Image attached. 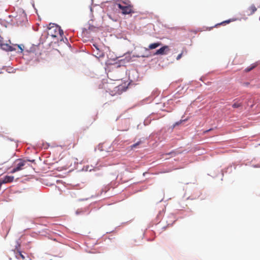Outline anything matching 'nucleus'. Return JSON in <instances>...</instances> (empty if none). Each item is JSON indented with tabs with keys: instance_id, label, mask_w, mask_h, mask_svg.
Masks as SVG:
<instances>
[{
	"instance_id": "412c9836",
	"label": "nucleus",
	"mask_w": 260,
	"mask_h": 260,
	"mask_svg": "<svg viewBox=\"0 0 260 260\" xmlns=\"http://www.w3.org/2000/svg\"><path fill=\"white\" fill-rule=\"evenodd\" d=\"M57 176H58V177H65V176H62V175H60V174H59V175H57Z\"/></svg>"
},
{
	"instance_id": "20e7f679",
	"label": "nucleus",
	"mask_w": 260,
	"mask_h": 260,
	"mask_svg": "<svg viewBox=\"0 0 260 260\" xmlns=\"http://www.w3.org/2000/svg\"><path fill=\"white\" fill-rule=\"evenodd\" d=\"M169 50L170 49L168 46H164L160 48L159 49L157 50L154 53V55L166 54L167 52H168Z\"/></svg>"
},
{
	"instance_id": "9d476101",
	"label": "nucleus",
	"mask_w": 260,
	"mask_h": 260,
	"mask_svg": "<svg viewBox=\"0 0 260 260\" xmlns=\"http://www.w3.org/2000/svg\"><path fill=\"white\" fill-rule=\"evenodd\" d=\"M41 183L46 186H51L54 183L49 181V180H41Z\"/></svg>"
},
{
	"instance_id": "a211bd4d",
	"label": "nucleus",
	"mask_w": 260,
	"mask_h": 260,
	"mask_svg": "<svg viewBox=\"0 0 260 260\" xmlns=\"http://www.w3.org/2000/svg\"><path fill=\"white\" fill-rule=\"evenodd\" d=\"M170 154H175V152L174 151H172L169 153H166V155H170Z\"/></svg>"
},
{
	"instance_id": "4468645a",
	"label": "nucleus",
	"mask_w": 260,
	"mask_h": 260,
	"mask_svg": "<svg viewBox=\"0 0 260 260\" xmlns=\"http://www.w3.org/2000/svg\"><path fill=\"white\" fill-rule=\"evenodd\" d=\"M234 20H234V19H229V20H226V21L222 22L221 23L219 24V25H221V24H224V23H229L230 22H231L232 21H233Z\"/></svg>"
},
{
	"instance_id": "f03ea898",
	"label": "nucleus",
	"mask_w": 260,
	"mask_h": 260,
	"mask_svg": "<svg viewBox=\"0 0 260 260\" xmlns=\"http://www.w3.org/2000/svg\"><path fill=\"white\" fill-rule=\"evenodd\" d=\"M27 161L23 160V159H17L15 161L14 163V167L11 170L12 173H14L15 172L20 171L23 169V167L25 166Z\"/></svg>"
},
{
	"instance_id": "1a4fd4ad",
	"label": "nucleus",
	"mask_w": 260,
	"mask_h": 260,
	"mask_svg": "<svg viewBox=\"0 0 260 260\" xmlns=\"http://www.w3.org/2000/svg\"><path fill=\"white\" fill-rule=\"evenodd\" d=\"M106 87L108 88V90H109L110 93L111 94H112V93H113V91H112L111 89L112 88L116 89V88H117L118 87L117 86H115V85H114V84H108L107 85Z\"/></svg>"
},
{
	"instance_id": "4be33fe9",
	"label": "nucleus",
	"mask_w": 260,
	"mask_h": 260,
	"mask_svg": "<svg viewBox=\"0 0 260 260\" xmlns=\"http://www.w3.org/2000/svg\"><path fill=\"white\" fill-rule=\"evenodd\" d=\"M83 33H84V34L87 33V30L86 29H85V30L83 31Z\"/></svg>"
},
{
	"instance_id": "39448f33",
	"label": "nucleus",
	"mask_w": 260,
	"mask_h": 260,
	"mask_svg": "<svg viewBox=\"0 0 260 260\" xmlns=\"http://www.w3.org/2000/svg\"><path fill=\"white\" fill-rule=\"evenodd\" d=\"M14 253H15L16 257L18 259L25 260V256L22 253V252L20 251L18 249L16 248L14 250Z\"/></svg>"
},
{
	"instance_id": "f8f14e48",
	"label": "nucleus",
	"mask_w": 260,
	"mask_h": 260,
	"mask_svg": "<svg viewBox=\"0 0 260 260\" xmlns=\"http://www.w3.org/2000/svg\"><path fill=\"white\" fill-rule=\"evenodd\" d=\"M241 106H242L241 103H239V102H235L232 105V107L234 108H239V107H240Z\"/></svg>"
},
{
	"instance_id": "0eeeda50",
	"label": "nucleus",
	"mask_w": 260,
	"mask_h": 260,
	"mask_svg": "<svg viewBox=\"0 0 260 260\" xmlns=\"http://www.w3.org/2000/svg\"><path fill=\"white\" fill-rule=\"evenodd\" d=\"M2 48L3 49L7 51H12L14 50V49L13 47L9 45L8 44H1Z\"/></svg>"
},
{
	"instance_id": "ddd939ff",
	"label": "nucleus",
	"mask_w": 260,
	"mask_h": 260,
	"mask_svg": "<svg viewBox=\"0 0 260 260\" xmlns=\"http://www.w3.org/2000/svg\"><path fill=\"white\" fill-rule=\"evenodd\" d=\"M119 3H122L123 5H131V2L128 0L121 1Z\"/></svg>"
},
{
	"instance_id": "b1692460",
	"label": "nucleus",
	"mask_w": 260,
	"mask_h": 260,
	"mask_svg": "<svg viewBox=\"0 0 260 260\" xmlns=\"http://www.w3.org/2000/svg\"><path fill=\"white\" fill-rule=\"evenodd\" d=\"M18 47H19V48L20 49V50H21V51H22V50H22V49L20 47V46H18Z\"/></svg>"
},
{
	"instance_id": "423d86ee",
	"label": "nucleus",
	"mask_w": 260,
	"mask_h": 260,
	"mask_svg": "<svg viewBox=\"0 0 260 260\" xmlns=\"http://www.w3.org/2000/svg\"><path fill=\"white\" fill-rule=\"evenodd\" d=\"M161 45V43L160 42L152 43V44H150L148 46V48L146 49V50H150V49H155L157 47H158Z\"/></svg>"
},
{
	"instance_id": "dca6fc26",
	"label": "nucleus",
	"mask_w": 260,
	"mask_h": 260,
	"mask_svg": "<svg viewBox=\"0 0 260 260\" xmlns=\"http://www.w3.org/2000/svg\"><path fill=\"white\" fill-rule=\"evenodd\" d=\"M182 53L179 54L177 56V60H179L181 57H182Z\"/></svg>"
},
{
	"instance_id": "2eb2a0df",
	"label": "nucleus",
	"mask_w": 260,
	"mask_h": 260,
	"mask_svg": "<svg viewBox=\"0 0 260 260\" xmlns=\"http://www.w3.org/2000/svg\"><path fill=\"white\" fill-rule=\"evenodd\" d=\"M141 143V142L139 141V142H138L137 143L133 144V145L131 146L132 148H135L137 147V146H138Z\"/></svg>"
},
{
	"instance_id": "f3484780",
	"label": "nucleus",
	"mask_w": 260,
	"mask_h": 260,
	"mask_svg": "<svg viewBox=\"0 0 260 260\" xmlns=\"http://www.w3.org/2000/svg\"><path fill=\"white\" fill-rule=\"evenodd\" d=\"M4 179H13V177L8 176H5L4 178Z\"/></svg>"
},
{
	"instance_id": "6ab92c4d",
	"label": "nucleus",
	"mask_w": 260,
	"mask_h": 260,
	"mask_svg": "<svg viewBox=\"0 0 260 260\" xmlns=\"http://www.w3.org/2000/svg\"><path fill=\"white\" fill-rule=\"evenodd\" d=\"M249 84V83L248 82H245L243 83V85L245 86H248Z\"/></svg>"
},
{
	"instance_id": "6e6552de",
	"label": "nucleus",
	"mask_w": 260,
	"mask_h": 260,
	"mask_svg": "<svg viewBox=\"0 0 260 260\" xmlns=\"http://www.w3.org/2000/svg\"><path fill=\"white\" fill-rule=\"evenodd\" d=\"M256 10L257 9L254 5H251L248 9V15H250L253 14L256 11Z\"/></svg>"
},
{
	"instance_id": "9b49d317",
	"label": "nucleus",
	"mask_w": 260,
	"mask_h": 260,
	"mask_svg": "<svg viewBox=\"0 0 260 260\" xmlns=\"http://www.w3.org/2000/svg\"><path fill=\"white\" fill-rule=\"evenodd\" d=\"M256 66H257L256 63H253V64H251L250 67H248L247 68H246L245 70V72H249L250 71H251L252 70H253V69H254Z\"/></svg>"
},
{
	"instance_id": "7ed1b4c3",
	"label": "nucleus",
	"mask_w": 260,
	"mask_h": 260,
	"mask_svg": "<svg viewBox=\"0 0 260 260\" xmlns=\"http://www.w3.org/2000/svg\"><path fill=\"white\" fill-rule=\"evenodd\" d=\"M118 7L122 11L123 14H129L134 13L132 5H123L122 3L117 4Z\"/></svg>"
},
{
	"instance_id": "f257e3e1",
	"label": "nucleus",
	"mask_w": 260,
	"mask_h": 260,
	"mask_svg": "<svg viewBox=\"0 0 260 260\" xmlns=\"http://www.w3.org/2000/svg\"><path fill=\"white\" fill-rule=\"evenodd\" d=\"M48 34L53 38L57 37L58 35L61 37L63 35V31L58 25L50 24L48 27Z\"/></svg>"
},
{
	"instance_id": "aec40b11",
	"label": "nucleus",
	"mask_w": 260,
	"mask_h": 260,
	"mask_svg": "<svg viewBox=\"0 0 260 260\" xmlns=\"http://www.w3.org/2000/svg\"><path fill=\"white\" fill-rule=\"evenodd\" d=\"M56 182L57 184H58L61 182V181L60 180H57Z\"/></svg>"
},
{
	"instance_id": "393cba45",
	"label": "nucleus",
	"mask_w": 260,
	"mask_h": 260,
	"mask_svg": "<svg viewBox=\"0 0 260 260\" xmlns=\"http://www.w3.org/2000/svg\"><path fill=\"white\" fill-rule=\"evenodd\" d=\"M95 48H96L97 49H99L97 48V47H96V46H95Z\"/></svg>"
},
{
	"instance_id": "5701e85b",
	"label": "nucleus",
	"mask_w": 260,
	"mask_h": 260,
	"mask_svg": "<svg viewBox=\"0 0 260 260\" xmlns=\"http://www.w3.org/2000/svg\"><path fill=\"white\" fill-rule=\"evenodd\" d=\"M2 39V38L0 37V44H1Z\"/></svg>"
}]
</instances>
